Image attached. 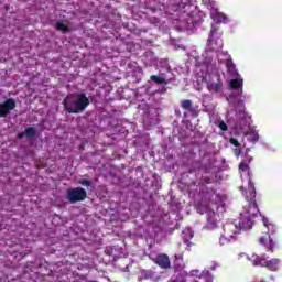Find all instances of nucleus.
Instances as JSON below:
<instances>
[{"mask_svg": "<svg viewBox=\"0 0 282 282\" xmlns=\"http://www.w3.org/2000/svg\"><path fill=\"white\" fill-rule=\"evenodd\" d=\"M19 138H23V134H19Z\"/></svg>", "mask_w": 282, "mask_h": 282, "instance_id": "cd10ccee", "label": "nucleus"}, {"mask_svg": "<svg viewBox=\"0 0 282 282\" xmlns=\"http://www.w3.org/2000/svg\"><path fill=\"white\" fill-rule=\"evenodd\" d=\"M17 109V101L13 98L7 99L0 104V118H7L10 111Z\"/></svg>", "mask_w": 282, "mask_h": 282, "instance_id": "0eeeda50", "label": "nucleus"}, {"mask_svg": "<svg viewBox=\"0 0 282 282\" xmlns=\"http://www.w3.org/2000/svg\"><path fill=\"white\" fill-rule=\"evenodd\" d=\"M279 263H281V260L276 258H272L271 260H265V258H260L257 256L253 259V265H260L261 268H267V270H270L271 272H276L279 268Z\"/></svg>", "mask_w": 282, "mask_h": 282, "instance_id": "423d86ee", "label": "nucleus"}, {"mask_svg": "<svg viewBox=\"0 0 282 282\" xmlns=\"http://www.w3.org/2000/svg\"><path fill=\"white\" fill-rule=\"evenodd\" d=\"M55 28H56L57 31L63 32V34H67V32H69V26H67L63 22H57L55 24Z\"/></svg>", "mask_w": 282, "mask_h": 282, "instance_id": "2eb2a0df", "label": "nucleus"}, {"mask_svg": "<svg viewBox=\"0 0 282 282\" xmlns=\"http://www.w3.org/2000/svg\"><path fill=\"white\" fill-rule=\"evenodd\" d=\"M181 107L184 109V111H188L193 116V118H197L199 116V110L197 109V106L193 105V101L191 99H185L181 101Z\"/></svg>", "mask_w": 282, "mask_h": 282, "instance_id": "6e6552de", "label": "nucleus"}, {"mask_svg": "<svg viewBox=\"0 0 282 282\" xmlns=\"http://www.w3.org/2000/svg\"><path fill=\"white\" fill-rule=\"evenodd\" d=\"M150 80H152V83H156V85H166V78L156 75H151Z\"/></svg>", "mask_w": 282, "mask_h": 282, "instance_id": "4468645a", "label": "nucleus"}, {"mask_svg": "<svg viewBox=\"0 0 282 282\" xmlns=\"http://www.w3.org/2000/svg\"><path fill=\"white\" fill-rule=\"evenodd\" d=\"M230 144H232L234 147H241V143H239V141L236 138H230L229 139Z\"/></svg>", "mask_w": 282, "mask_h": 282, "instance_id": "412c9836", "label": "nucleus"}, {"mask_svg": "<svg viewBox=\"0 0 282 282\" xmlns=\"http://www.w3.org/2000/svg\"><path fill=\"white\" fill-rule=\"evenodd\" d=\"M80 184H82V186L89 187V186H91V181H89L87 178H84V180L80 181Z\"/></svg>", "mask_w": 282, "mask_h": 282, "instance_id": "4be33fe9", "label": "nucleus"}, {"mask_svg": "<svg viewBox=\"0 0 282 282\" xmlns=\"http://www.w3.org/2000/svg\"><path fill=\"white\" fill-rule=\"evenodd\" d=\"M203 182H204L205 184H213V178H210V177H208V176H205V177L203 178Z\"/></svg>", "mask_w": 282, "mask_h": 282, "instance_id": "b1692460", "label": "nucleus"}, {"mask_svg": "<svg viewBox=\"0 0 282 282\" xmlns=\"http://www.w3.org/2000/svg\"><path fill=\"white\" fill-rule=\"evenodd\" d=\"M229 86L231 89L237 90L239 87H241V80L238 78L231 79Z\"/></svg>", "mask_w": 282, "mask_h": 282, "instance_id": "a211bd4d", "label": "nucleus"}, {"mask_svg": "<svg viewBox=\"0 0 282 282\" xmlns=\"http://www.w3.org/2000/svg\"><path fill=\"white\" fill-rule=\"evenodd\" d=\"M230 240H231L230 237H226V235L223 234V235L220 236V238H219V245H220V246H226V245L230 243Z\"/></svg>", "mask_w": 282, "mask_h": 282, "instance_id": "6ab92c4d", "label": "nucleus"}, {"mask_svg": "<svg viewBox=\"0 0 282 282\" xmlns=\"http://www.w3.org/2000/svg\"><path fill=\"white\" fill-rule=\"evenodd\" d=\"M235 155H236L237 158H239V155H241V150H236V151H235Z\"/></svg>", "mask_w": 282, "mask_h": 282, "instance_id": "393cba45", "label": "nucleus"}, {"mask_svg": "<svg viewBox=\"0 0 282 282\" xmlns=\"http://www.w3.org/2000/svg\"><path fill=\"white\" fill-rule=\"evenodd\" d=\"M66 198L70 204H76L77 202H85L87 199V191L83 187H75L67 189Z\"/></svg>", "mask_w": 282, "mask_h": 282, "instance_id": "39448f33", "label": "nucleus"}, {"mask_svg": "<svg viewBox=\"0 0 282 282\" xmlns=\"http://www.w3.org/2000/svg\"><path fill=\"white\" fill-rule=\"evenodd\" d=\"M242 228H246V227L242 226Z\"/></svg>", "mask_w": 282, "mask_h": 282, "instance_id": "c756f323", "label": "nucleus"}, {"mask_svg": "<svg viewBox=\"0 0 282 282\" xmlns=\"http://www.w3.org/2000/svg\"><path fill=\"white\" fill-rule=\"evenodd\" d=\"M263 226L268 229V234L265 236H262L259 238L260 246H264L267 248V251L274 252V249L276 248V243H279V238H272V235L276 232V226L273 224H270L268 218H263Z\"/></svg>", "mask_w": 282, "mask_h": 282, "instance_id": "7ed1b4c3", "label": "nucleus"}, {"mask_svg": "<svg viewBox=\"0 0 282 282\" xmlns=\"http://www.w3.org/2000/svg\"><path fill=\"white\" fill-rule=\"evenodd\" d=\"M155 273L152 270H143L141 271V279H144V281H149V279H153Z\"/></svg>", "mask_w": 282, "mask_h": 282, "instance_id": "dca6fc26", "label": "nucleus"}, {"mask_svg": "<svg viewBox=\"0 0 282 282\" xmlns=\"http://www.w3.org/2000/svg\"><path fill=\"white\" fill-rule=\"evenodd\" d=\"M242 195H245L246 202L248 205L245 206L243 212H241V217H245L248 220V228H252L251 219H254L257 215H259V205H257V188L254 187V183L252 178L248 181V191L243 187H240Z\"/></svg>", "mask_w": 282, "mask_h": 282, "instance_id": "f257e3e1", "label": "nucleus"}, {"mask_svg": "<svg viewBox=\"0 0 282 282\" xmlns=\"http://www.w3.org/2000/svg\"><path fill=\"white\" fill-rule=\"evenodd\" d=\"M212 34H215V31H214V30H212Z\"/></svg>", "mask_w": 282, "mask_h": 282, "instance_id": "c85d7f7f", "label": "nucleus"}, {"mask_svg": "<svg viewBox=\"0 0 282 282\" xmlns=\"http://www.w3.org/2000/svg\"><path fill=\"white\" fill-rule=\"evenodd\" d=\"M62 105L67 113H83L89 107V97L85 93L77 95H68L63 100Z\"/></svg>", "mask_w": 282, "mask_h": 282, "instance_id": "f03ea898", "label": "nucleus"}, {"mask_svg": "<svg viewBox=\"0 0 282 282\" xmlns=\"http://www.w3.org/2000/svg\"><path fill=\"white\" fill-rule=\"evenodd\" d=\"M219 129H220L221 131H228V124H226V122L221 121V122L219 123Z\"/></svg>", "mask_w": 282, "mask_h": 282, "instance_id": "5701e85b", "label": "nucleus"}, {"mask_svg": "<svg viewBox=\"0 0 282 282\" xmlns=\"http://www.w3.org/2000/svg\"><path fill=\"white\" fill-rule=\"evenodd\" d=\"M25 137L31 138V139L36 138V128H34V127L26 128L25 129Z\"/></svg>", "mask_w": 282, "mask_h": 282, "instance_id": "f3484780", "label": "nucleus"}, {"mask_svg": "<svg viewBox=\"0 0 282 282\" xmlns=\"http://www.w3.org/2000/svg\"><path fill=\"white\" fill-rule=\"evenodd\" d=\"M214 278L213 274L208 271H203L200 274L195 275L193 282H213Z\"/></svg>", "mask_w": 282, "mask_h": 282, "instance_id": "ddd939ff", "label": "nucleus"}, {"mask_svg": "<svg viewBox=\"0 0 282 282\" xmlns=\"http://www.w3.org/2000/svg\"><path fill=\"white\" fill-rule=\"evenodd\" d=\"M239 169H240L242 172H246V171H248V169H250V165H248V163H246V162H241V163L239 164Z\"/></svg>", "mask_w": 282, "mask_h": 282, "instance_id": "aec40b11", "label": "nucleus"}, {"mask_svg": "<svg viewBox=\"0 0 282 282\" xmlns=\"http://www.w3.org/2000/svg\"><path fill=\"white\" fill-rule=\"evenodd\" d=\"M155 263L159 268H162L163 270H166L171 268V260L169 259V256L165 253H161L155 258Z\"/></svg>", "mask_w": 282, "mask_h": 282, "instance_id": "9d476101", "label": "nucleus"}, {"mask_svg": "<svg viewBox=\"0 0 282 282\" xmlns=\"http://www.w3.org/2000/svg\"><path fill=\"white\" fill-rule=\"evenodd\" d=\"M214 72L206 79V88L210 94H221L224 91V80H221V75H219L217 68H214Z\"/></svg>", "mask_w": 282, "mask_h": 282, "instance_id": "20e7f679", "label": "nucleus"}, {"mask_svg": "<svg viewBox=\"0 0 282 282\" xmlns=\"http://www.w3.org/2000/svg\"><path fill=\"white\" fill-rule=\"evenodd\" d=\"M225 65H226L227 72H228L229 76H231V78H237L239 76V72L237 70V66H235L232 58L226 59Z\"/></svg>", "mask_w": 282, "mask_h": 282, "instance_id": "f8f14e48", "label": "nucleus"}, {"mask_svg": "<svg viewBox=\"0 0 282 282\" xmlns=\"http://www.w3.org/2000/svg\"><path fill=\"white\" fill-rule=\"evenodd\" d=\"M248 162H252V156H248Z\"/></svg>", "mask_w": 282, "mask_h": 282, "instance_id": "a878e982", "label": "nucleus"}, {"mask_svg": "<svg viewBox=\"0 0 282 282\" xmlns=\"http://www.w3.org/2000/svg\"><path fill=\"white\" fill-rule=\"evenodd\" d=\"M207 70L210 72V66H207Z\"/></svg>", "mask_w": 282, "mask_h": 282, "instance_id": "bb28decb", "label": "nucleus"}, {"mask_svg": "<svg viewBox=\"0 0 282 282\" xmlns=\"http://www.w3.org/2000/svg\"><path fill=\"white\" fill-rule=\"evenodd\" d=\"M205 197L209 199L212 204H219L221 202V196L217 193L215 187H206Z\"/></svg>", "mask_w": 282, "mask_h": 282, "instance_id": "1a4fd4ad", "label": "nucleus"}, {"mask_svg": "<svg viewBox=\"0 0 282 282\" xmlns=\"http://www.w3.org/2000/svg\"><path fill=\"white\" fill-rule=\"evenodd\" d=\"M239 232V227L235 224H227L224 226V234L225 237H230L231 239Z\"/></svg>", "mask_w": 282, "mask_h": 282, "instance_id": "9b49d317", "label": "nucleus"}]
</instances>
